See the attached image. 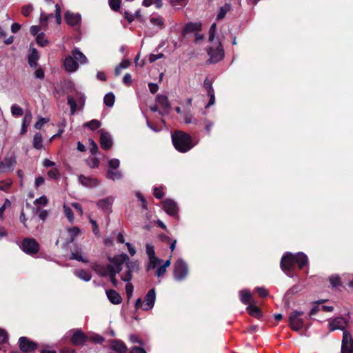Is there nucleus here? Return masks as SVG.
<instances>
[{
    "mask_svg": "<svg viewBox=\"0 0 353 353\" xmlns=\"http://www.w3.org/2000/svg\"><path fill=\"white\" fill-rule=\"evenodd\" d=\"M172 140L176 150L181 152L190 150L197 143L193 142L191 136L182 131H176L172 134Z\"/></svg>",
    "mask_w": 353,
    "mask_h": 353,
    "instance_id": "f03ea898",
    "label": "nucleus"
},
{
    "mask_svg": "<svg viewBox=\"0 0 353 353\" xmlns=\"http://www.w3.org/2000/svg\"><path fill=\"white\" fill-rule=\"evenodd\" d=\"M39 58V52L35 48H32L28 56V63L32 68L37 67V62Z\"/></svg>",
    "mask_w": 353,
    "mask_h": 353,
    "instance_id": "cd10ccee",
    "label": "nucleus"
},
{
    "mask_svg": "<svg viewBox=\"0 0 353 353\" xmlns=\"http://www.w3.org/2000/svg\"><path fill=\"white\" fill-rule=\"evenodd\" d=\"M247 311L248 312L252 315V316H254L256 318H260L261 316V310L258 307L254 305H249L247 307Z\"/></svg>",
    "mask_w": 353,
    "mask_h": 353,
    "instance_id": "2f4dec72",
    "label": "nucleus"
},
{
    "mask_svg": "<svg viewBox=\"0 0 353 353\" xmlns=\"http://www.w3.org/2000/svg\"><path fill=\"white\" fill-rule=\"evenodd\" d=\"M352 352H353V339L348 332L345 331L342 340L341 353Z\"/></svg>",
    "mask_w": 353,
    "mask_h": 353,
    "instance_id": "f8f14e48",
    "label": "nucleus"
},
{
    "mask_svg": "<svg viewBox=\"0 0 353 353\" xmlns=\"http://www.w3.org/2000/svg\"><path fill=\"white\" fill-rule=\"evenodd\" d=\"M48 202V200L46 196H42L37 199L34 201V204L36 205L46 206Z\"/></svg>",
    "mask_w": 353,
    "mask_h": 353,
    "instance_id": "49530a36",
    "label": "nucleus"
},
{
    "mask_svg": "<svg viewBox=\"0 0 353 353\" xmlns=\"http://www.w3.org/2000/svg\"><path fill=\"white\" fill-rule=\"evenodd\" d=\"M65 20L66 23L70 26H76L81 21V15L78 13H73L70 11H67L65 14Z\"/></svg>",
    "mask_w": 353,
    "mask_h": 353,
    "instance_id": "a211bd4d",
    "label": "nucleus"
},
{
    "mask_svg": "<svg viewBox=\"0 0 353 353\" xmlns=\"http://www.w3.org/2000/svg\"><path fill=\"white\" fill-rule=\"evenodd\" d=\"M303 314V312L294 311L289 314V325L294 331H299L304 327L303 319L301 316Z\"/></svg>",
    "mask_w": 353,
    "mask_h": 353,
    "instance_id": "6e6552de",
    "label": "nucleus"
},
{
    "mask_svg": "<svg viewBox=\"0 0 353 353\" xmlns=\"http://www.w3.org/2000/svg\"><path fill=\"white\" fill-rule=\"evenodd\" d=\"M204 88H205L208 94L214 92L212 88V83L208 79H206L204 81Z\"/></svg>",
    "mask_w": 353,
    "mask_h": 353,
    "instance_id": "3c124183",
    "label": "nucleus"
},
{
    "mask_svg": "<svg viewBox=\"0 0 353 353\" xmlns=\"http://www.w3.org/2000/svg\"><path fill=\"white\" fill-rule=\"evenodd\" d=\"M106 177L108 179L115 181V180H120L123 177V174L119 170H113L111 169H108Z\"/></svg>",
    "mask_w": 353,
    "mask_h": 353,
    "instance_id": "c85d7f7f",
    "label": "nucleus"
},
{
    "mask_svg": "<svg viewBox=\"0 0 353 353\" xmlns=\"http://www.w3.org/2000/svg\"><path fill=\"white\" fill-rule=\"evenodd\" d=\"M126 263V268H128L125 274H123L121 276V279L124 282H128L132 279V274L134 272H137L139 270V264L137 261H130L128 259V261H125Z\"/></svg>",
    "mask_w": 353,
    "mask_h": 353,
    "instance_id": "9b49d317",
    "label": "nucleus"
},
{
    "mask_svg": "<svg viewBox=\"0 0 353 353\" xmlns=\"http://www.w3.org/2000/svg\"><path fill=\"white\" fill-rule=\"evenodd\" d=\"M72 54L74 59L79 61L81 64H85L88 63V59L79 49L74 48L72 51Z\"/></svg>",
    "mask_w": 353,
    "mask_h": 353,
    "instance_id": "bb28decb",
    "label": "nucleus"
},
{
    "mask_svg": "<svg viewBox=\"0 0 353 353\" xmlns=\"http://www.w3.org/2000/svg\"><path fill=\"white\" fill-rule=\"evenodd\" d=\"M210 63H217L224 57V50L220 41L214 43L208 50Z\"/></svg>",
    "mask_w": 353,
    "mask_h": 353,
    "instance_id": "39448f33",
    "label": "nucleus"
},
{
    "mask_svg": "<svg viewBox=\"0 0 353 353\" xmlns=\"http://www.w3.org/2000/svg\"><path fill=\"white\" fill-rule=\"evenodd\" d=\"M134 287L130 281L127 282L125 285V292L128 299H130L133 294Z\"/></svg>",
    "mask_w": 353,
    "mask_h": 353,
    "instance_id": "4d7b16f0",
    "label": "nucleus"
},
{
    "mask_svg": "<svg viewBox=\"0 0 353 353\" xmlns=\"http://www.w3.org/2000/svg\"><path fill=\"white\" fill-rule=\"evenodd\" d=\"M79 181L83 186L88 188H94L99 184V181L97 179L88 177L84 175H80L79 176Z\"/></svg>",
    "mask_w": 353,
    "mask_h": 353,
    "instance_id": "aec40b11",
    "label": "nucleus"
},
{
    "mask_svg": "<svg viewBox=\"0 0 353 353\" xmlns=\"http://www.w3.org/2000/svg\"><path fill=\"white\" fill-rule=\"evenodd\" d=\"M74 274L84 281H89L92 278L90 273L84 270H74Z\"/></svg>",
    "mask_w": 353,
    "mask_h": 353,
    "instance_id": "7c9ffc66",
    "label": "nucleus"
},
{
    "mask_svg": "<svg viewBox=\"0 0 353 353\" xmlns=\"http://www.w3.org/2000/svg\"><path fill=\"white\" fill-rule=\"evenodd\" d=\"M33 7L32 5H26L22 8V14L25 17H28L32 12Z\"/></svg>",
    "mask_w": 353,
    "mask_h": 353,
    "instance_id": "13d9d810",
    "label": "nucleus"
},
{
    "mask_svg": "<svg viewBox=\"0 0 353 353\" xmlns=\"http://www.w3.org/2000/svg\"><path fill=\"white\" fill-rule=\"evenodd\" d=\"M19 343L21 350L24 352H31L37 347L34 342L30 341L25 336L19 338Z\"/></svg>",
    "mask_w": 353,
    "mask_h": 353,
    "instance_id": "ddd939ff",
    "label": "nucleus"
},
{
    "mask_svg": "<svg viewBox=\"0 0 353 353\" xmlns=\"http://www.w3.org/2000/svg\"><path fill=\"white\" fill-rule=\"evenodd\" d=\"M184 121L185 123H194L198 124L196 120L194 118L193 115L190 113H185L184 115Z\"/></svg>",
    "mask_w": 353,
    "mask_h": 353,
    "instance_id": "de8ad7c7",
    "label": "nucleus"
},
{
    "mask_svg": "<svg viewBox=\"0 0 353 353\" xmlns=\"http://www.w3.org/2000/svg\"><path fill=\"white\" fill-rule=\"evenodd\" d=\"M188 268L186 263L181 259H178L174 265V279L181 281L188 275Z\"/></svg>",
    "mask_w": 353,
    "mask_h": 353,
    "instance_id": "0eeeda50",
    "label": "nucleus"
},
{
    "mask_svg": "<svg viewBox=\"0 0 353 353\" xmlns=\"http://www.w3.org/2000/svg\"><path fill=\"white\" fill-rule=\"evenodd\" d=\"M307 256L303 252L294 254L291 252H285L281 260V268L288 276H292L290 272L294 265L297 264L299 269H301L307 263Z\"/></svg>",
    "mask_w": 353,
    "mask_h": 353,
    "instance_id": "f257e3e1",
    "label": "nucleus"
},
{
    "mask_svg": "<svg viewBox=\"0 0 353 353\" xmlns=\"http://www.w3.org/2000/svg\"><path fill=\"white\" fill-rule=\"evenodd\" d=\"M201 29V24L200 23H189L185 26L184 32L199 31Z\"/></svg>",
    "mask_w": 353,
    "mask_h": 353,
    "instance_id": "72a5a7b5",
    "label": "nucleus"
},
{
    "mask_svg": "<svg viewBox=\"0 0 353 353\" xmlns=\"http://www.w3.org/2000/svg\"><path fill=\"white\" fill-rule=\"evenodd\" d=\"M106 295L109 301L113 304H119L121 302V297L118 292L114 290H106Z\"/></svg>",
    "mask_w": 353,
    "mask_h": 353,
    "instance_id": "b1692460",
    "label": "nucleus"
},
{
    "mask_svg": "<svg viewBox=\"0 0 353 353\" xmlns=\"http://www.w3.org/2000/svg\"><path fill=\"white\" fill-rule=\"evenodd\" d=\"M70 259L81 261L84 263L89 262L88 256L84 254L81 249H78L71 253Z\"/></svg>",
    "mask_w": 353,
    "mask_h": 353,
    "instance_id": "4be33fe9",
    "label": "nucleus"
},
{
    "mask_svg": "<svg viewBox=\"0 0 353 353\" xmlns=\"http://www.w3.org/2000/svg\"><path fill=\"white\" fill-rule=\"evenodd\" d=\"M255 290L261 297H265L268 294L266 289L263 287L256 288Z\"/></svg>",
    "mask_w": 353,
    "mask_h": 353,
    "instance_id": "0e129e2a",
    "label": "nucleus"
},
{
    "mask_svg": "<svg viewBox=\"0 0 353 353\" xmlns=\"http://www.w3.org/2000/svg\"><path fill=\"white\" fill-rule=\"evenodd\" d=\"M48 175L51 179H57L59 176V172L57 168L50 170L48 172Z\"/></svg>",
    "mask_w": 353,
    "mask_h": 353,
    "instance_id": "e2e57ef3",
    "label": "nucleus"
},
{
    "mask_svg": "<svg viewBox=\"0 0 353 353\" xmlns=\"http://www.w3.org/2000/svg\"><path fill=\"white\" fill-rule=\"evenodd\" d=\"M121 0H109V5L111 9L117 11L120 8Z\"/></svg>",
    "mask_w": 353,
    "mask_h": 353,
    "instance_id": "09e8293b",
    "label": "nucleus"
},
{
    "mask_svg": "<svg viewBox=\"0 0 353 353\" xmlns=\"http://www.w3.org/2000/svg\"><path fill=\"white\" fill-rule=\"evenodd\" d=\"M90 152L92 154H96L98 150V146L97 143L92 140L90 139Z\"/></svg>",
    "mask_w": 353,
    "mask_h": 353,
    "instance_id": "69168bd1",
    "label": "nucleus"
},
{
    "mask_svg": "<svg viewBox=\"0 0 353 353\" xmlns=\"http://www.w3.org/2000/svg\"><path fill=\"white\" fill-rule=\"evenodd\" d=\"M241 301L245 304H250L252 302V294L247 290H244L240 292Z\"/></svg>",
    "mask_w": 353,
    "mask_h": 353,
    "instance_id": "473e14b6",
    "label": "nucleus"
},
{
    "mask_svg": "<svg viewBox=\"0 0 353 353\" xmlns=\"http://www.w3.org/2000/svg\"><path fill=\"white\" fill-rule=\"evenodd\" d=\"M345 325V321L343 318H336L330 323V330L334 331L335 330H343Z\"/></svg>",
    "mask_w": 353,
    "mask_h": 353,
    "instance_id": "393cba45",
    "label": "nucleus"
},
{
    "mask_svg": "<svg viewBox=\"0 0 353 353\" xmlns=\"http://www.w3.org/2000/svg\"><path fill=\"white\" fill-rule=\"evenodd\" d=\"M33 146L34 148L39 150L43 147V139L40 133H36L33 138Z\"/></svg>",
    "mask_w": 353,
    "mask_h": 353,
    "instance_id": "c9c22d12",
    "label": "nucleus"
},
{
    "mask_svg": "<svg viewBox=\"0 0 353 353\" xmlns=\"http://www.w3.org/2000/svg\"><path fill=\"white\" fill-rule=\"evenodd\" d=\"M88 341H90L95 343H101L104 341V339L99 334H92L88 335Z\"/></svg>",
    "mask_w": 353,
    "mask_h": 353,
    "instance_id": "79ce46f5",
    "label": "nucleus"
},
{
    "mask_svg": "<svg viewBox=\"0 0 353 353\" xmlns=\"http://www.w3.org/2000/svg\"><path fill=\"white\" fill-rule=\"evenodd\" d=\"M63 212H64L65 216L67 217L68 221L70 223L73 222L74 216H73V212H72V210L68 205H63Z\"/></svg>",
    "mask_w": 353,
    "mask_h": 353,
    "instance_id": "c03bdc74",
    "label": "nucleus"
},
{
    "mask_svg": "<svg viewBox=\"0 0 353 353\" xmlns=\"http://www.w3.org/2000/svg\"><path fill=\"white\" fill-rule=\"evenodd\" d=\"M72 334L71 343L74 345H83L88 341V336L80 329L70 330L68 334Z\"/></svg>",
    "mask_w": 353,
    "mask_h": 353,
    "instance_id": "1a4fd4ad",
    "label": "nucleus"
},
{
    "mask_svg": "<svg viewBox=\"0 0 353 353\" xmlns=\"http://www.w3.org/2000/svg\"><path fill=\"white\" fill-rule=\"evenodd\" d=\"M100 122L97 120V119H93L88 123H85L84 124V126L88 128L89 129L93 130H95V129H97L98 128L100 127Z\"/></svg>",
    "mask_w": 353,
    "mask_h": 353,
    "instance_id": "37998d69",
    "label": "nucleus"
},
{
    "mask_svg": "<svg viewBox=\"0 0 353 353\" xmlns=\"http://www.w3.org/2000/svg\"><path fill=\"white\" fill-rule=\"evenodd\" d=\"M100 143L101 146L104 150H109L112 146V138L111 135L105 132L103 130H101L100 131Z\"/></svg>",
    "mask_w": 353,
    "mask_h": 353,
    "instance_id": "dca6fc26",
    "label": "nucleus"
},
{
    "mask_svg": "<svg viewBox=\"0 0 353 353\" xmlns=\"http://www.w3.org/2000/svg\"><path fill=\"white\" fill-rule=\"evenodd\" d=\"M161 262V260L155 256L150 257L147 266V270H154Z\"/></svg>",
    "mask_w": 353,
    "mask_h": 353,
    "instance_id": "e433bc0d",
    "label": "nucleus"
},
{
    "mask_svg": "<svg viewBox=\"0 0 353 353\" xmlns=\"http://www.w3.org/2000/svg\"><path fill=\"white\" fill-rule=\"evenodd\" d=\"M330 281L331 285L334 288H336L340 285V278L337 275H333L330 277Z\"/></svg>",
    "mask_w": 353,
    "mask_h": 353,
    "instance_id": "603ef678",
    "label": "nucleus"
},
{
    "mask_svg": "<svg viewBox=\"0 0 353 353\" xmlns=\"http://www.w3.org/2000/svg\"><path fill=\"white\" fill-rule=\"evenodd\" d=\"M22 250L28 254L32 255L38 252L39 245L34 239H24L21 245Z\"/></svg>",
    "mask_w": 353,
    "mask_h": 353,
    "instance_id": "9d476101",
    "label": "nucleus"
},
{
    "mask_svg": "<svg viewBox=\"0 0 353 353\" xmlns=\"http://www.w3.org/2000/svg\"><path fill=\"white\" fill-rule=\"evenodd\" d=\"M49 121V119H46V118H40L34 124V128L36 129H41L42 128V126L48 123Z\"/></svg>",
    "mask_w": 353,
    "mask_h": 353,
    "instance_id": "bf43d9fd",
    "label": "nucleus"
},
{
    "mask_svg": "<svg viewBox=\"0 0 353 353\" xmlns=\"http://www.w3.org/2000/svg\"><path fill=\"white\" fill-rule=\"evenodd\" d=\"M85 97L79 92H76L74 96L70 95L68 97V103L70 107V112L74 114L77 108H81L85 103Z\"/></svg>",
    "mask_w": 353,
    "mask_h": 353,
    "instance_id": "423d86ee",
    "label": "nucleus"
},
{
    "mask_svg": "<svg viewBox=\"0 0 353 353\" xmlns=\"http://www.w3.org/2000/svg\"><path fill=\"white\" fill-rule=\"evenodd\" d=\"M68 232L70 237V241L73 242L74 240V237L77 236L79 234V229L77 227H72V228H68Z\"/></svg>",
    "mask_w": 353,
    "mask_h": 353,
    "instance_id": "a19ab883",
    "label": "nucleus"
},
{
    "mask_svg": "<svg viewBox=\"0 0 353 353\" xmlns=\"http://www.w3.org/2000/svg\"><path fill=\"white\" fill-rule=\"evenodd\" d=\"M11 112L13 116L19 117L23 114V110L17 105H12L11 107Z\"/></svg>",
    "mask_w": 353,
    "mask_h": 353,
    "instance_id": "a18cd8bd",
    "label": "nucleus"
},
{
    "mask_svg": "<svg viewBox=\"0 0 353 353\" xmlns=\"http://www.w3.org/2000/svg\"><path fill=\"white\" fill-rule=\"evenodd\" d=\"M157 102L163 108L165 114H168L169 109L170 108V105L168 101V97L164 95H157Z\"/></svg>",
    "mask_w": 353,
    "mask_h": 353,
    "instance_id": "5701e85b",
    "label": "nucleus"
},
{
    "mask_svg": "<svg viewBox=\"0 0 353 353\" xmlns=\"http://www.w3.org/2000/svg\"><path fill=\"white\" fill-rule=\"evenodd\" d=\"M64 67L66 71L74 72L78 69V63L72 56L67 57L64 60Z\"/></svg>",
    "mask_w": 353,
    "mask_h": 353,
    "instance_id": "412c9836",
    "label": "nucleus"
},
{
    "mask_svg": "<svg viewBox=\"0 0 353 353\" xmlns=\"http://www.w3.org/2000/svg\"><path fill=\"white\" fill-rule=\"evenodd\" d=\"M162 203L163 209L167 214L172 216H175L177 214L178 206L174 201L167 199L164 200Z\"/></svg>",
    "mask_w": 353,
    "mask_h": 353,
    "instance_id": "4468645a",
    "label": "nucleus"
},
{
    "mask_svg": "<svg viewBox=\"0 0 353 353\" xmlns=\"http://www.w3.org/2000/svg\"><path fill=\"white\" fill-rule=\"evenodd\" d=\"M113 196H108L98 201L97 206L105 212H110L112 205L114 202Z\"/></svg>",
    "mask_w": 353,
    "mask_h": 353,
    "instance_id": "6ab92c4d",
    "label": "nucleus"
},
{
    "mask_svg": "<svg viewBox=\"0 0 353 353\" xmlns=\"http://www.w3.org/2000/svg\"><path fill=\"white\" fill-rule=\"evenodd\" d=\"M156 301V292L154 288L150 289L144 297L143 301L141 298L137 299L134 307L136 310L139 309L148 311L153 308Z\"/></svg>",
    "mask_w": 353,
    "mask_h": 353,
    "instance_id": "20e7f679",
    "label": "nucleus"
},
{
    "mask_svg": "<svg viewBox=\"0 0 353 353\" xmlns=\"http://www.w3.org/2000/svg\"><path fill=\"white\" fill-rule=\"evenodd\" d=\"M36 41L37 43L41 47H44L49 44L48 39L46 37L45 34L43 32L37 35Z\"/></svg>",
    "mask_w": 353,
    "mask_h": 353,
    "instance_id": "f704fd0d",
    "label": "nucleus"
},
{
    "mask_svg": "<svg viewBox=\"0 0 353 353\" xmlns=\"http://www.w3.org/2000/svg\"><path fill=\"white\" fill-rule=\"evenodd\" d=\"M108 165L111 170L117 169L120 165V161L118 159H112L108 161Z\"/></svg>",
    "mask_w": 353,
    "mask_h": 353,
    "instance_id": "8fccbe9b",
    "label": "nucleus"
},
{
    "mask_svg": "<svg viewBox=\"0 0 353 353\" xmlns=\"http://www.w3.org/2000/svg\"><path fill=\"white\" fill-rule=\"evenodd\" d=\"M150 21L152 26H156L160 29L164 28V21L162 17L157 15L151 17Z\"/></svg>",
    "mask_w": 353,
    "mask_h": 353,
    "instance_id": "c756f323",
    "label": "nucleus"
},
{
    "mask_svg": "<svg viewBox=\"0 0 353 353\" xmlns=\"http://www.w3.org/2000/svg\"><path fill=\"white\" fill-rule=\"evenodd\" d=\"M110 268H114V264L110 262V264L107 266L99 263H93L92 265V269L101 276H107L109 275L112 272Z\"/></svg>",
    "mask_w": 353,
    "mask_h": 353,
    "instance_id": "2eb2a0df",
    "label": "nucleus"
},
{
    "mask_svg": "<svg viewBox=\"0 0 353 353\" xmlns=\"http://www.w3.org/2000/svg\"><path fill=\"white\" fill-rule=\"evenodd\" d=\"M32 119V115L31 112L28 111L26 112V114L24 115L22 123L28 125L31 123Z\"/></svg>",
    "mask_w": 353,
    "mask_h": 353,
    "instance_id": "052dcab7",
    "label": "nucleus"
},
{
    "mask_svg": "<svg viewBox=\"0 0 353 353\" xmlns=\"http://www.w3.org/2000/svg\"><path fill=\"white\" fill-rule=\"evenodd\" d=\"M104 103L108 107H112L115 101V97L112 92L106 94L103 98Z\"/></svg>",
    "mask_w": 353,
    "mask_h": 353,
    "instance_id": "4c0bfd02",
    "label": "nucleus"
},
{
    "mask_svg": "<svg viewBox=\"0 0 353 353\" xmlns=\"http://www.w3.org/2000/svg\"><path fill=\"white\" fill-rule=\"evenodd\" d=\"M146 253L148 258L155 256L154 248L152 244H146Z\"/></svg>",
    "mask_w": 353,
    "mask_h": 353,
    "instance_id": "6e6d98bb",
    "label": "nucleus"
},
{
    "mask_svg": "<svg viewBox=\"0 0 353 353\" xmlns=\"http://www.w3.org/2000/svg\"><path fill=\"white\" fill-rule=\"evenodd\" d=\"M230 8L231 5L230 3H225L223 6L221 7L216 17L217 19H223Z\"/></svg>",
    "mask_w": 353,
    "mask_h": 353,
    "instance_id": "58836bf2",
    "label": "nucleus"
},
{
    "mask_svg": "<svg viewBox=\"0 0 353 353\" xmlns=\"http://www.w3.org/2000/svg\"><path fill=\"white\" fill-rule=\"evenodd\" d=\"M163 57V53H158L157 54H150L149 55V61L150 63H152L155 61L157 59H161Z\"/></svg>",
    "mask_w": 353,
    "mask_h": 353,
    "instance_id": "338daca9",
    "label": "nucleus"
},
{
    "mask_svg": "<svg viewBox=\"0 0 353 353\" xmlns=\"http://www.w3.org/2000/svg\"><path fill=\"white\" fill-rule=\"evenodd\" d=\"M216 26V23H212L209 30V41L212 42L214 39Z\"/></svg>",
    "mask_w": 353,
    "mask_h": 353,
    "instance_id": "5fc2aeb1",
    "label": "nucleus"
},
{
    "mask_svg": "<svg viewBox=\"0 0 353 353\" xmlns=\"http://www.w3.org/2000/svg\"><path fill=\"white\" fill-rule=\"evenodd\" d=\"M111 349L118 353H125L127 347L121 341H112L111 343Z\"/></svg>",
    "mask_w": 353,
    "mask_h": 353,
    "instance_id": "a878e982",
    "label": "nucleus"
},
{
    "mask_svg": "<svg viewBox=\"0 0 353 353\" xmlns=\"http://www.w3.org/2000/svg\"><path fill=\"white\" fill-rule=\"evenodd\" d=\"M16 163L14 158H7L0 161V174L12 170Z\"/></svg>",
    "mask_w": 353,
    "mask_h": 353,
    "instance_id": "f3484780",
    "label": "nucleus"
},
{
    "mask_svg": "<svg viewBox=\"0 0 353 353\" xmlns=\"http://www.w3.org/2000/svg\"><path fill=\"white\" fill-rule=\"evenodd\" d=\"M128 260V256L126 254H121L114 256L112 258H109V261L114 264V268L111 269V272L109 274V277L111 283L115 287L117 286L118 281L116 279V274L119 273L122 270V265L125 261Z\"/></svg>",
    "mask_w": 353,
    "mask_h": 353,
    "instance_id": "7ed1b4c3",
    "label": "nucleus"
},
{
    "mask_svg": "<svg viewBox=\"0 0 353 353\" xmlns=\"http://www.w3.org/2000/svg\"><path fill=\"white\" fill-rule=\"evenodd\" d=\"M61 10L60 6L58 4H57L55 6V18L57 20V23L58 25H60L61 23Z\"/></svg>",
    "mask_w": 353,
    "mask_h": 353,
    "instance_id": "864d4df0",
    "label": "nucleus"
},
{
    "mask_svg": "<svg viewBox=\"0 0 353 353\" xmlns=\"http://www.w3.org/2000/svg\"><path fill=\"white\" fill-rule=\"evenodd\" d=\"M52 17V14H47L44 12L41 13L40 25L43 28L47 26L48 21Z\"/></svg>",
    "mask_w": 353,
    "mask_h": 353,
    "instance_id": "ea45409f",
    "label": "nucleus"
},
{
    "mask_svg": "<svg viewBox=\"0 0 353 353\" xmlns=\"http://www.w3.org/2000/svg\"><path fill=\"white\" fill-rule=\"evenodd\" d=\"M154 196L157 199H161L163 196V192L161 188H155L154 189Z\"/></svg>",
    "mask_w": 353,
    "mask_h": 353,
    "instance_id": "774afa93",
    "label": "nucleus"
},
{
    "mask_svg": "<svg viewBox=\"0 0 353 353\" xmlns=\"http://www.w3.org/2000/svg\"><path fill=\"white\" fill-rule=\"evenodd\" d=\"M90 223L92 225V232H94V234L96 236H99L100 235V232H99V230L97 221L93 220V219H90Z\"/></svg>",
    "mask_w": 353,
    "mask_h": 353,
    "instance_id": "680f3d73",
    "label": "nucleus"
}]
</instances>
